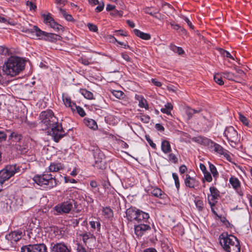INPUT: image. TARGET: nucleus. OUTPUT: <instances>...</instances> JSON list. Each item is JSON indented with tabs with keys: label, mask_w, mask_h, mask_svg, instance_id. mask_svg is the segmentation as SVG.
<instances>
[{
	"label": "nucleus",
	"mask_w": 252,
	"mask_h": 252,
	"mask_svg": "<svg viewBox=\"0 0 252 252\" xmlns=\"http://www.w3.org/2000/svg\"><path fill=\"white\" fill-rule=\"evenodd\" d=\"M24 60L17 56H11L5 61L3 66V73L10 77H14L20 74L25 68Z\"/></svg>",
	"instance_id": "nucleus-1"
},
{
	"label": "nucleus",
	"mask_w": 252,
	"mask_h": 252,
	"mask_svg": "<svg viewBox=\"0 0 252 252\" xmlns=\"http://www.w3.org/2000/svg\"><path fill=\"white\" fill-rule=\"evenodd\" d=\"M219 241L224 252H241L239 240L234 235L222 233L219 236Z\"/></svg>",
	"instance_id": "nucleus-2"
},
{
	"label": "nucleus",
	"mask_w": 252,
	"mask_h": 252,
	"mask_svg": "<svg viewBox=\"0 0 252 252\" xmlns=\"http://www.w3.org/2000/svg\"><path fill=\"white\" fill-rule=\"evenodd\" d=\"M32 179L37 185L43 187L46 190L51 189L57 185L55 177L48 173L47 170L42 174L35 175Z\"/></svg>",
	"instance_id": "nucleus-3"
},
{
	"label": "nucleus",
	"mask_w": 252,
	"mask_h": 252,
	"mask_svg": "<svg viewBox=\"0 0 252 252\" xmlns=\"http://www.w3.org/2000/svg\"><path fill=\"white\" fill-rule=\"evenodd\" d=\"M23 32L32 35L35 34L37 39L48 42H55L61 39L60 35L55 33L43 31L36 26H34L32 29H26L23 30Z\"/></svg>",
	"instance_id": "nucleus-4"
},
{
	"label": "nucleus",
	"mask_w": 252,
	"mask_h": 252,
	"mask_svg": "<svg viewBox=\"0 0 252 252\" xmlns=\"http://www.w3.org/2000/svg\"><path fill=\"white\" fill-rule=\"evenodd\" d=\"M21 166L14 164H8L0 170V184H3L6 181L14 176L16 173L20 172Z\"/></svg>",
	"instance_id": "nucleus-5"
},
{
	"label": "nucleus",
	"mask_w": 252,
	"mask_h": 252,
	"mask_svg": "<svg viewBox=\"0 0 252 252\" xmlns=\"http://www.w3.org/2000/svg\"><path fill=\"white\" fill-rule=\"evenodd\" d=\"M89 151L93 153L94 159V166L99 169H105L106 165L104 160V155L99 148L97 146H91L89 148Z\"/></svg>",
	"instance_id": "nucleus-6"
},
{
	"label": "nucleus",
	"mask_w": 252,
	"mask_h": 252,
	"mask_svg": "<svg viewBox=\"0 0 252 252\" xmlns=\"http://www.w3.org/2000/svg\"><path fill=\"white\" fill-rule=\"evenodd\" d=\"M223 135L233 147H235L240 142V135L238 134L237 131L232 126L226 127L223 131Z\"/></svg>",
	"instance_id": "nucleus-7"
},
{
	"label": "nucleus",
	"mask_w": 252,
	"mask_h": 252,
	"mask_svg": "<svg viewBox=\"0 0 252 252\" xmlns=\"http://www.w3.org/2000/svg\"><path fill=\"white\" fill-rule=\"evenodd\" d=\"M40 118L42 126L44 125L45 129L51 127V125H55L58 121L51 110H47L42 111L40 114Z\"/></svg>",
	"instance_id": "nucleus-8"
},
{
	"label": "nucleus",
	"mask_w": 252,
	"mask_h": 252,
	"mask_svg": "<svg viewBox=\"0 0 252 252\" xmlns=\"http://www.w3.org/2000/svg\"><path fill=\"white\" fill-rule=\"evenodd\" d=\"M73 200H68L56 205L53 208V214L58 216L70 212L73 208Z\"/></svg>",
	"instance_id": "nucleus-9"
},
{
	"label": "nucleus",
	"mask_w": 252,
	"mask_h": 252,
	"mask_svg": "<svg viewBox=\"0 0 252 252\" xmlns=\"http://www.w3.org/2000/svg\"><path fill=\"white\" fill-rule=\"evenodd\" d=\"M48 128L51 129L50 133L56 142H59L65 134L62 124L58 121L55 125H51Z\"/></svg>",
	"instance_id": "nucleus-10"
},
{
	"label": "nucleus",
	"mask_w": 252,
	"mask_h": 252,
	"mask_svg": "<svg viewBox=\"0 0 252 252\" xmlns=\"http://www.w3.org/2000/svg\"><path fill=\"white\" fill-rule=\"evenodd\" d=\"M151 225L154 227V231L155 232L156 229L153 223H135L134 225L135 234L137 237H142L152 229Z\"/></svg>",
	"instance_id": "nucleus-11"
},
{
	"label": "nucleus",
	"mask_w": 252,
	"mask_h": 252,
	"mask_svg": "<svg viewBox=\"0 0 252 252\" xmlns=\"http://www.w3.org/2000/svg\"><path fill=\"white\" fill-rule=\"evenodd\" d=\"M47 248L44 243L30 244L23 246L21 252H47Z\"/></svg>",
	"instance_id": "nucleus-12"
},
{
	"label": "nucleus",
	"mask_w": 252,
	"mask_h": 252,
	"mask_svg": "<svg viewBox=\"0 0 252 252\" xmlns=\"http://www.w3.org/2000/svg\"><path fill=\"white\" fill-rule=\"evenodd\" d=\"M42 17L44 19V22L46 25L50 26L54 31L56 32L63 31V27L54 20L50 13L44 14L42 15Z\"/></svg>",
	"instance_id": "nucleus-13"
},
{
	"label": "nucleus",
	"mask_w": 252,
	"mask_h": 252,
	"mask_svg": "<svg viewBox=\"0 0 252 252\" xmlns=\"http://www.w3.org/2000/svg\"><path fill=\"white\" fill-rule=\"evenodd\" d=\"M210 194H208L207 199L209 205H214L217 203V200L220 197V191L215 187H211L209 188Z\"/></svg>",
	"instance_id": "nucleus-14"
},
{
	"label": "nucleus",
	"mask_w": 252,
	"mask_h": 252,
	"mask_svg": "<svg viewBox=\"0 0 252 252\" xmlns=\"http://www.w3.org/2000/svg\"><path fill=\"white\" fill-rule=\"evenodd\" d=\"M22 232L21 231H14L5 235V239L10 242L11 245L15 244L22 238Z\"/></svg>",
	"instance_id": "nucleus-15"
},
{
	"label": "nucleus",
	"mask_w": 252,
	"mask_h": 252,
	"mask_svg": "<svg viewBox=\"0 0 252 252\" xmlns=\"http://www.w3.org/2000/svg\"><path fill=\"white\" fill-rule=\"evenodd\" d=\"M150 215L148 213L138 209L136 218L135 223H148L150 222Z\"/></svg>",
	"instance_id": "nucleus-16"
},
{
	"label": "nucleus",
	"mask_w": 252,
	"mask_h": 252,
	"mask_svg": "<svg viewBox=\"0 0 252 252\" xmlns=\"http://www.w3.org/2000/svg\"><path fill=\"white\" fill-rule=\"evenodd\" d=\"M51 252H70V250L63 242L52 244Z\"/></svg>",
	"instance_id": "nucleus-17"
},
{
	"label": "nucleus",
	"mask_w": 252,
	"mask_h": 252,
	"mask_svg": "<svg viewBox=\"0 0 252 252\" xmlns=\"http://www.w3.org/2000/svg\"><path fill=\"white\" fill-rule=\"evenodd\" d=\"M184 183L187 187L190 189H194L195 188L198 187L199 182L195 178L191 177L189 174H186V178L184 179Z\"/></svg>",
	"instance_id": "nucleus-18"
},
{
	"label": "nucleus",
	"mask_w": 252,
	"mask_h": 252,
	"mask_svg": "<svg viewBox=\"0 0 252 252\" xmlns=\"http://www.w3.org/2000/svg\"><path fill=\"white\" fill-rule=\"evenodd\" d=\"M64 166L63 164L59 161H53L50 163V165L46 169L48 173L49 172H57L63 169Z\"/></svg>",
	"instance_id": "nucleus-19"
},
{
	"label": "nucleus",
	"mask_w": 252,
	"mask_h": 252,
	"mask_svg": "<svg viewBox=\"0 0 252 252\" xmlns=\"http://www.w3.org/2000/svg\"><path fill=\"white\" fill-rule=\"evenodd\" d=\"M138 209L135 207H130L126 210V215L128 220L135 221Z\"/></svg>",
	"instance_id": "nucleus-20"
},
{
	"label": "nucleus",
	"mask_w": 252,
	"mask_h": 252,
	"mask_svg": "<svg viewBox=\"0 0 252 252\" xmlns=\"http://www.w3.org/2000/svg\"><path fill=\"white\" fill-rule=\"evenodd\" d=\"M62 99L66 107L70 108L71 110H73V108L75 107L76 103L72 101L70 97L68 94L63 93L62 94Z\"/></svg>",
	"instance_id": "nucleus-21"
},
{
	"label": "nucleus",
	"mask_w": 252,
	"mask_h": 252,
	"mask_svg": "<svg viewBox=\"0 0 252 252\" xmlns=\"http://www.w3.org/2000/svg\"><path fill=\"white\" fill-rule=\"evenodd\" d=\"M151 194L160 199L166 200L168 198L167 195L164 193L160 189L156 188L153 189L151 192Z\"/></svg>",
	"instance_id": "nucleus-22"
},
{
	"label": "nucleus",
	"mask_w": 252,
	"mask_h": 252,
	"mask_svg": "<svg viewBox=\"0 0 252 252\" xmlns=\"http://www.w3.org/2000/svg\"><path fill=\"white\" fill-rule=\"evenodd\" d=\"M102 215L107 220H111L114 216L112 209L109 206L102 207Z\"/></svg>",
	"instance_id": "nucleus-23"
},
{
	"label": "nucleus",
	"mask_w": 252,
	"mask_h": 252,
	"mask_svg": "<svg viewBox=\"0 0 252 252\" xmlns=\"http://www.w3.org/2000/svg\"><path fill=\"white\" fill-rule=\"evenodd\" d=\"M22 135L16 131H12L9 136V140L11 142H20Z\"/></svg>",
	"instance_id": "nucleus-24"
},
{
	"label": "nucleus",
	"mask_w": 252,
	"mask_h": 252,
	"mask_svg": "<svg viewBox=\"0 0 252 252\" xmlns=\"http://www.w3.org/2000/svg\"><path fill=\"white\" fill-rule=\"evenodd\" d=\"M210 143V146L211 148H214L215 152L220 155H222V154H224V152L226 150H225L221 145L213 141H211Z\"/></svg>",
	"instance_id": "nucleus-25"
},
{
	"label": "nucleus",
	"mask_w": 252,
	"mask_h": 252,
	"mask_svg": "<svg viewBox=\"0 0 252 252\" xmlns=\"http://www.w3.org/2000/svg\"><path fill=\"white\" fill-rule=\"evenodd\" d=\"M84 123L88 127L93 130L97 129V125L96 122L92 119L86 118L84 119Z\"/></svg>",
	"instance_id": "nucleus-26"
},
{
	"label": "nucleus",
	"mask_w": 252,
	"mask_h": 252,
	"mask_svg": "<svg viewBox=\"0 0 252 252\" xmlns=\"http://www.w3.org/2000/svg\"><path fill=\"white\" fill-rule=\"evenodd\" d=\"M133 32L135 35L144 40H148L151 38L149 33L142 32L138 29H134Z\"/></svg>",
	"instance_id": "nucleus-27"
},
{
	"label": "nucleus",
	"mask_w": 252,
	"mask_h": 252,
	"mask_svg": "<svg viewBox=\"0 0 252 252\" xmlns=\"http://www.w3.org/2000/svg\"><path fill=\"white\" fill-rule=\"evenodd\" d=\"M89 224L92 228V231H96V232L99 233L101 230V223L97 219V221L91 220L89 221Z\"/></svg>",
	"instance_id": "nucleus-28"
},
{
	"label": "nucleus",
	"mask_w": 252,
	"mask_h": 252,
	"mask_svg": "<svg viewBox=\"0 0 252 252\" xmlns=\"http://www.w3.org/2000/svg\"><path fill=\"white\" fill-rule=\"evenodd\" d=\"M161 150L164 154L169 153L171 151L170 142L166 140H163L161 144Z\"/></svg>",
	"instance_id": "nucleus-29"
},
{
	"label": "nucleus",
	"mask_w": 252,
	"mask_h": 252,
	"mask_svg": "<svg viewBox=\"0 0 252 252\" xmlns=\"http://www.w3.org/2000/svg\"><path fill=\"white\" fill-rule=\"evenodd\" d=\"M169 48L172 51L179 55H182L185 53L184 49L181 47L177 46L173 43L169 44Z\"/></svg>",
	"instance_id": "nucleus-30"
},
{
	"label": "nucleus",
	"mask_w": 252,
	"mask_h": 252,
	"mask_svg": "<svg viewBox=\"0 0 252 252\" xmlns=\"http://www.w3.org/2000/svg\"><path fill=\"white\" fill-rule=\"evenodd\" d=\"M208 164L209 165V169L213 175L215 181L217 180L219 176V172L217 171L216 167L210 162H208Z\"/></svg>",
	"instance_id": "nucleus-31"
},
{
	"label": "nucleus",
	"mask_w": 252,
	"mask_h": 252,
	"mask_svg": "<svg viewBox=\"0 0 252 252\" xmlns=\"http://www.w3.org/2000/svg\"><path fill=\"white\" fill-rule=\"evenodd\" d=\"M172 109L173 105L171 103L167 102L164 105V107L160 109V111L164 114L169 115L171 114V112Z\"/></svg>",
	"instance_id": "nucleus-32"
},
{
	"label": "nucleus",
	"mask_w": 252,
	"mask_h": 252,
	"mask_svg": "<svg viewBox=\"0 0 252 252\" xmlns=\"http://www.w3.org/2000/svg\"><path fill=\"white\" fill-rule=\"evenodd\" d=\"M221 75L223 76V77L230 81H234L236 78V75H235L233 73L229 71H225L221 72Z\"/></svg>",
	"instance_id": "nucleus-33"
},
{
	"label": "nucleus",
	"mask_w": 252,
	"mask_h": 252,
	"mask_svg": "<svg viewBox=\"0 0 252 252\" xmlns=\"http://www.w3.org/2000/svg\"><path fill=\"white\" fill-rule=\"evenodd\" d=\"M59 11L62 14L63 18L67 21L69 22H73L74 21V19H73L72 15L70 14H68L66 13L65 9H63L61 7L59 8Z\"/></svg>",
	"instance_id": "nucleus-34"
},
{
	"label": "nucleus",
	"mask_w": 252,
	"mask_h": 252,
	"mask_svg": "<svg viewBox=\"0 0 252 252\" xmlns=\"http://www.w3.org/2000/svg\"><path fill=\"white\" fill-rule=\"evenodd\" d=\"M80 236L82 237V241L85 245L87 244V243H88V241L90 239L94 238V234L90 232L83 233L82 234H80Z\"/></svg>",
	"instance_id": "nucleus-35"
},
{
	"label": "nucleus",
	"mask_w": 252,
	"mask_h": 252,
	"mask_svg": "<svg viewBox=\"0 0 252 252\" xmlns=\"http://www.w3.org/2000/svg\"><path fill=\"white\" fill-rule=\"evenodd\" d=\"M229 182L234 189H237L240 187V182L236 177H231L229 178Z\"/></svg>",
	"instance_id": "nucleus-36"
},
{
	"label": "nucleus",
	"mask_w": 252,
	"mask_h": 252,
	"mask_svg": "<svg viewBox=\"0 0 252 252\" xmlns=\"http://www.w3.org/2000/svg\"><path fill=\"white\" fill-rule=\"evenodd\" d=\"M223 76L221 75V72L220 73H216L214 76V80L215 82L219 85H222L224 84V82L222 80Z\"/></svg>",
	"instance_id": "nucleus-37"
},
{
	"label": "nucleus",
	"mask_w": 252,
	"mask_h": 252,
	"mask_svg": "<svg viewBox=\"0 0 252 252\" xmlns=\"http://www.w3.org/2000/svg\"><path fill=\"white\" fill-rule=\"evenodd\" d=\"M73 112L76 111L77 113L82 117H84L86 115V113L84 109L80 106L75 105V107L73 108V110H71Z\"/></svg>",
	"instance_id": "nucleus-38"
},
{
	"label": "nucleus",
	"mask_w": 252,
	"mask_h": 252,
	"mask_svg": "<svg viewBox=\"0 0 252 252\" xmlns=\"http://www.w3.org/2000/svg\"><path fill=\"white\" fill-rule=\"evenodd\" d=\"M82 94L87 99H92L93 98V94L86 89H83L81 90Z\"/></svg>",
	"instance_id": "nucleus-39"
},
{
	"label": "nucleus",
	"mask_w": 252,
	"mask_h": 252,
	"mask_svg": "<svg viewBox=\"0 0 252 252\" xmlns=\"http://www.w3.org/2000/svg\"><path fill=\"white\" fill-rule=\"evenodd\" d=\"M137 117L141 122L146 124L149 123L150 120V117L149 115H146L142 113H141Z\"/></svg>",
	"instance_id": "nucleus-40"
},
{
	"label": "nucleus",
	"mask_w": 252,
	"mask_h": 252,
	"mask_svg": "<svg viewBox=\"0 0 252 252\" xmlns=\"http://www.w3.org/2000/svg\"><path fill=\"white\" fill-rule=\"evenodd\" d=\"M200 112V110H197L189 108L186 110V114L188 116V119H190L193 115L195 113H198Z\"/></svg>",
	"instance_id": "nucleus-41"
},
{
	"label": "nucleus",
	"mask_w": 252,
	"mask_h": 252,
	"mask_svg": "<svg viewBox=\"0 0 252 252\" xmlns=\"http://www.w3.org/2000/svg\"><path fill=\"white\" fill-rule=\"evenodd\" d=\"M194 203L197 208V210L199 211H202L203 209V201L199 199H196L194 200Z\"/></svg>",
	"instance_id": "nucleus-42"
},
{
	"label": "nucleus",
	"mask_w": 252,
	"mask_h": 252,
	"mask_svg": "<svg viewBox=\"0 0 252 252\" xmlns=\"http://www.w3.org/2000/svg\"><path fill=\"white\" fill-rule=\"evenodd\" d=\"M112 93L114 96L119 99L123 98L125 95L124 93L121 91L113 90Z\"/></svg>",
	"instance_id": "nucleus-43"
},
{
	"label": "nucleus",
	"mask_w": 252,
	"mask_h": 252,
	"mask_svg": "<svg viewBox=\"0 0 252 252\" xmlns=\"http://www.w3.org/2000/svg\"><path fill=\"white\" fill-rule=\"evenodd\" d=\"M138 106L140 108H144L146 110H149V109L147 101L145 98L138 103Z\"/></svg>",
	"instance_id": "nucleus-44"
},
{
	"label": "nucleus",
	"mask_w": 252,
	"mask_h": 252,
	"mask_svg": "<svg viewBox=\"0 0 252 252\" xmlns=\"http://www.w3.org/2000/svg\"><path fill=\"white\" fill-rule=\"evenodd\" d=\"M239 120L246 126H249V120L243 115L239 114Z\"/></svg>",
	"instance_id": "nucleus-45"
},
{
	"label": "nucleus",
	"mask_w": 252,
	"mask_h": 252,
	"mask_svg": "<svg viewBox=\"0 0 252 252\" xmlns=\"http://www.w3.org/2000/svg\"><path fill=\"white\" fill-rule=\"evenodd\" d=\"M204 179L206 182L210 183L212 181L213 178L211 173L208 171L205 173H203Z\"/></svg>",
	"instance_id": "nucleus-46"
},
{
	"label": "nucleus",
	"mask_w": 252,
	"mask_h": 252,
	"mask_svg": "<svg viewBox=\"0 0 252 252\" xmlns=\"http://www.w3.org/2000/svg\"><path fill=\"white\" fill-rule=\"evenodd\" d=\"M145 139L149 143V144L150 145V146L153 149H156L157 146L156 144L153 142L152 140L150 138V137L149 135H145Z\"/></svg>",
	"instance_id": "nucleus-47"
},
{
	"label": "nucleus",
	"mask_w": 252,
	"mask_h": 252,
	"mask_svg": "<svg viewBox=\"0 0 252 252\" xmlns=\"http://www.w3.org/2000/svg\"><path fill=\"white\" fill-rule=\"evenodd\" d=\"M168 160L172 162V163H176L178 161V158H177L176 157V156H175V155H174V154L173 153H170L168 155Z\"/></svg>",
	"instance_id": "nucleus-48"
},
{
	"label": "nucleus",
	"mask_w": 252,
	"mask_h": 252,
	"mask_svg": "<svg viewBox=\"0 0 252 252\" xmlns=\"http://www.w3.org/2000/svg\"><path fill=\"white\" fill-rule=\"evenodd\" d=\"M76 252H87L85 248L80 243H76Z\"/></svg>",
	"instance_id": "nucleus-49"
},
{
	"label": "nucleus",
	"mask_w": 252,
	"mask_h": 252,
	"mask_svg": "<svg viewBox=\"0 0 252 252\" xmlns=\"http://www.w3.org/2000/svg\"><path fill=\"white\" fill-rule=\"evenodd\" d=\"M117 143L119 144L121 147L124 149H127L128 148V145L124 141L121 139H116Z\"/></svg>",
	"instance_id": "nucleus-50"
},
{
	"label": "nucleus",
	"mask_w": 252,
	"mask_h": 252,
	"mask_svg": "<svg viewBox=\"0 0 252 252\" xmlns=\"http://www.w3.org/2000/svg\"><path fill=\"white\" fill-rule=\"evenodd\" d=\"M88 27L91 32H96L98 30L97 27L95 25L92 23H88Z\"/></svg>",
	"instance_id": "nucleus-51"
},
{
	"label": "nucleus",
	"mask_w": 252,
	"mask_h": 252,
	"mask_svg": "<svg viewBox=\"0 0 252 252\" xmlns=\"http://www.w3.org/2000/svg\"><path fill=\"white\" fill-rule=\"evenodd\" d=\"M26 4L30 10H35L36 9V5L32 1H27Z\"/></svg>",
	"instance_id": "nucleus-52"
},
{
	"label": "nucleus",
	"mask_w": 252,
	"mask_h": 252,
	"mask_svg": "<svg viewBox=\"0 0 252 252\" xmlns=\"http://www.w3.org/2000/svg\"><path fill=\"white\" fill-rule=\"evenodd\" d=\"M7 138V134L5 131L0 130V143L5 141Z\"/></svg>",
	"instance_id": "nucleus-53"
},
{
	"label": "nucleus",
	"mask_w": 252,
	"mask_h": 252,
	"mask_svg": "<svg viewBox=\"0 0 252 252\" xmlns=\"http://www.w3.org/2000/svg\"><path fill=\"white\" fill-rule=\"evenodd\" d=\"M98 4V5L96 6L95 8V11L96 12H100L103 10L104 7V3H103V2H102L101 3L99 2V4Z\"/></svg>",
	"instance_id": "nucleus-54"
},
{
	"label": "nucleus",
	"mask_w": 252,
	"mask_h": 252,
	"mask_svg": "<svg viewBox=\"0 0 252 252\" xmlns=\"http://www.w3.org/2000/svg\"><path fill=\"white\" fill-rule=\"evenodd\" d=\"M222 155L225 158V159L228 161H231L232 158L231 156L229 155L228 151L225 150L224 152V154H222Z\"/></svg>",
	"instance_id": "nucleus-55"
},
{
	"label": "nucleus",
	"mask_w": 252,
	"mask_h": 252,
	"mask_svg": "<svg viewBox=\"0 0 252 252\" xmlns=\"http://www.w3.org/2000/svg\"><path fill=\"white\" fill-rule=\"evenodd\" d=\"M170 25L174 30L177 31V32L181 27V26L179 25L176 24L174 22H171L170 23Z\"/></svg>",
	"instance_id": "nucleus-56"
},
{
	"label": "nucleus",
	"mask_w": 252,
	"mask_h": 252,
	"mask_svg": "<svg viewBox=\"0 0 252 252\" xmlns=\"http://www.w3.org/2000/svg\"><path fill=\"white\" fill-rule=\"evenodd\" d=\"M151 82L156 86L157 87H161L162 85V83L158 81L157 79L153 78L151 79Z\"/></svg>",
	"instance_id": "nucleus-57"
},
{
	"label": "nucleus",
	"mask_w": 252,
	"mask_h": 252,
	"mask_svg": "<svg viewBox=\"0 0 252 252\" xmlns=\"http://www.w3.org/2000/svg\"><path fill=\"white\" fill-rule=\"evenodd\" d=\"M122 57L126 62H129L131 61V58L129 57V56L125 53H122L121 54Z\"/></svg>",
	"instance_id": "nucleus-58"
},
{
	"label": "nucleus",
	"mask_w": 252,
	"mask_h": 252,
	"mask_svg": "<svg viewBox=\"0 0 252 252\" xmlns=\"http://www.w3.org/2000/svg\"><path fill=\"white\" fill-rule=\"evenodd\" d=\"M184 20L187 23V24H188V25L189 26V27L190 29H194V26H193L191 22L190 21L188 17H185L184 18Z\"/></svg>",
	"instance_id": "nucleus-59"
},
{
	"label": "nucleus",
	"mask_w": 252,
	"mask_h": 252,
	"mask_svg": "<svg viewBox=\"0 0 252 252\" xmlns=\"http://www.w3.org/2000/svg\"><path fill=\"white\" fill-rule=\"evenodd\" d=\"M223 55L224 56L228 58H230L231 59H232V60H234V58L233 57V56L231 55V54L227 51H226V50H223Z\"/></svg>",
	"instance_id": "nucleus-60"
},
{
	"label": "nucleus",
	"mask_w": 252,
	"mask_h": 252,
	"mask_svg": "<svg viewBox=\"0 0 252 252\" xmlns=\"http://www.w3.org/2000/svg\"><path fill=\"white\" fill-rule=\"evenodd\" d=\"M64 181L65 183H70L75 184L77 183V181L72 178H69L66 177H64Z\"/></svg>",
	"instance_id": "nucleus-61"
},
{
	"label": "nucleus",
	"mask_w": 252,
	"mask_h": 252,
	"mask_svg": "<svg viewBox=\"0 0 252 252\" xmlns=\"http://www.w3.org/2000/svg\"><path fill=\"white\" fill-rule=\"evenodd\" d=\"M187 170V167L185 165H182L179 167V172L181 174H184Z\"/></svg>",
	"instance_id": "nucleus-62"
},
{
	"label": "nucleus",
	"mask_w": 252,
	"mask_h": 252,
	"mask_svg": "<svg viewBox=\"0 0 252 252\" xmlns=\"http://www.w3.org/2000/svg\"><path fill=\"white\" fill-rule=\"evenodd\" d=\"M90 186L94 189L97 188L98 187V183L94 180H92L90 183Z\"/></svg>",
	"instance_id": "nucleus-63"
},
{
	"label": "nucleus",
	"mask_w": 252,
	"mask_h": 252,
	"mask_svg": "<svg viewBox=\"0 0 252 252\" xmlns=\"http://www.w3.org/2000/svg\"><path fill=\"white\" fill-rule=\"evenodd\" d=\"M143 252H158L157 250L154 248H149L145 249Z\"/></svg>",
	"instance_id": "nucleus-64"
}]
</instances>
